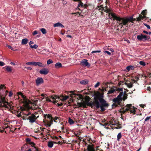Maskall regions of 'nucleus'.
Masks as SVG:
<instances>
[{
    "label": "nucleus",
    "instance_id": "nucleus-1",
    "mask_svg": "<svg viewBox=\"0 0 151 151\" xmlns=\"http://www.w3.org/2000/svg\"><path fill=\"white\" fill-rule=\"evenodd\" d=\"M104 93H101L99 91L95 92L94 93V101H91L89 100L86 103H82V106L83 108H87V106H91L93 108L98 109L99 108L102 111L105 110L106 108L108 107L109 106L108 104L104 99Z\"/></svg>",
    "mask_w": 151,
    "mask_h": 151
},
{
    "label": "nucleus",
    "instance_id": "nucleus-2",
    "mask_svg": "<svg viewBox=\"0 0 151 151\" xmlns=\"http://www.w3.org/2000/svg\"><path fill=\"white\" fill-rule=\"evenodd\" d=\"M110 14L113 17V20H116L118 22L119 24L118 27H120L121 28L124 26L128 27L129 22L134 23V21L137 20V18H133L134 15L129 17H121L117 16L115 14L111 13Z\"/></svg>",
    "mask_w": 151,
    "mask_h": 151
},
{
    "label": "nucleus",
    "instance_id": "nucleus-3",
    "mask_svg": "<svg viewBox=\"0 0 151 151\" xmlns=\"http://www.w3.org/2000/svg\"><path fill=\"white\" fill-rule=\"evenodd\" d=\"M122 93L120 92L116 98L113 99L112 101L114 103L112 105V108H114L118 106H123V103L122 102L123 99L122 97Z\"/></svg>",
    "mask_w": 151,
    "mask_h": 151
},
{
    "label": "nucleus",
    "instance_id": "nucleus-4",
    "mask_svg": "<svg viewBox=\"0 0 151 151\" xmlns=\"http://www.w3.org/2000/svg\"><path fill=\"white\" fill-rule=\"evenodd\" d=\"M18 95H21L22 97L24 99V105L27 108L29 109H33L32 107H30L29 105L30 104H32L34 106H36V102L37 101H35L33 103H32L31 101L29 100H27V99H25V96L23 95L22 93L21 92H19L18 93Z\"/></svg>",
    "mask_w": 151,
    "mask_h": 151
},
{
    "label": "nucleus",
    "instance_id": "nucleus-5",
    "mask_svg": "<svg viewBox=\"0 0 151 151\" xmlns=\"http://www.w3.org/2000/svg\"><path fill=\"white\" fill-rule=\"evenodd\" d=\"M24 117L27 120H29V122L33 123L35 122L37 118H38V116H36L35 113L32 114L30 112H29L25 115Z\"/></svg>",
    "mask_w": 151,
    "mask_h": 151
},
{
    "label": "nucleus",
    "instance_id": "nucleus-6",
    "mask_svg": "<svg viewBox=\"0 0 151 151\" xmlns=\"http://www.w3.org/2000/svg\"><path fill=\"white\" fill-rule=\"evenodd\" d=\"M126 107L125 110H124L125 112L129 111H130L131 113L135 114V108L132 104H127L126 105Z\"/></svg>",
    "mask_w": 151,
    "mask_h": 151
},
{
    "label": "nucleus",
    "instance_id": "nucleus-7",
    "mask_svg": "<svg viewBox=\"0 0 151 151\" xmlns=\"http://www.w3.org/2000/svg\"><path fill=\"white\" fill-rule=\"evenodd\" d=\"M26 64L27 65H30L35 66L38 65L39 66L43 67L44 66L41 62H27Z\"/></svg>",
    "mask_w": 151,
    "mask_h": 151
},
{
    "label": "nucleus",
    "instance_id": "nucleus-8",
    "mask_svg": "<svg viewBox=\"0 0 151 151\" xmlns=\"http://www.w3.org/2000/svg\"><path fill=\"white\" fill-rule=\"evenodd\" d=\"M106 5L105 7V9H104V12H106V13H109V16L110 19H111L112 18H113V17L110 14V13H113L115 14L114 13H112L111 12V9H110L109 8L110 7V4H106Z\"/></svg>",
    "mask_w": 151,
    "mask_h": 151
},
{
    "label": "nucleus",
    "instance_id": "nucleus-9",
    "mask_svg": "<svg viewBox=\"0 0 151 151\" xmlns=\"http://www.w3.org/2000/svg\"><path fill=\"white\" fill-rule=\"evenodd\" d=\"M0 99H1V103H3L4 104H6L7 105L10 106V108L11 107L12 104V102H9L6 101H5V97H3L2 96H1Z\"/></svg>",
    "mask_w": 151,
    "mask_h": 151
},
{
    "label": "nucleus",
    "instance_id": "nucleus-10",
    "mask_svg": "<svg viewBox=\"0 0 151 151\" xmlns=\"http://www.w3.org/2000/svg\"><path fill=\"white\" fill-rule=\"evenodd\" d=\"M69 93H71V94H70L69 95H70V96L72 97L73 98L74 97L73 96H78V97L79 99H81L82 97V96L81 94H76L74 93V91H70L69 92V93H68V94H69ZM74 97L76 98V97L74 96Z\"/></svg>",
    "mask_w": 151,
    "mask_h": 151
},
{
    "label": "nucleus",
    "instance_id": "nucleus-11",
    "mask_svg": "<svg viewBox=\"0 0 151 151\" xmlns=\"http://www.w3.org/2000/svg\"><path fill=\"white\" fill-rule=\"evenodd\" d=\"M81 65L83 66L89 67L90 64L88 63V60L86 59H83L81 61Z\"/></svg>",
    "mask_w": 151,
    "mask_h": 151
},
{
    "label": "nucleus",
    "instance_id": "nucleus-12",
    "mask_svg": "<svg viewBox=\"0 0 151 151\" xmlns=\"http://www.w3.org/2000/svg\"><path fill=\"white\" fill-rule=\"evenodd\" d=\"M43 80L42 78H38L36 80V83L37 86H39L40 84L43 83Z\"/></svg>",
    "mask_w": 151,
    "mask_h": 151
},
{
    "label": "nucleus",
    "instance_id": "nucleus-13",
    "mask_svg": "<svg viewBox=\"0 0 151 151\" xmlns=\"http://www.w3.org/2000/svg\"><path fill=\"white\" fill-rule=\"evenodd\" d=\"M39 72L41 74L45 75L47 74L48 73L49 71L47 69L45 68H44L40 70Z\"/></svg>",
    "mask_w": 151,
    "mask_h": 151
},
{
    "label": "nucleus",
    "instance_id": "nucleus-14",
    "mask_svg": "<svg viewBox=\"0 0 151 151\" xmlns=\"http://www.w3.org/2000/svg\"><path fill=\"white\" fill-rule=\"evenodd\" d=\"M29 144L31 145V147H34L35 148V151H40L39 150V149L38 147L35 146V144L32 142H31L29 143Z\"/></svg>",
    "mask_w": 151,
    "mask_h": 151
},
{
    "label": "nucleus",
    "instance_id": "nucleus-15",
    "mask_svg": "<svg viewBox=\"0 0 151 151\" xmlns=\"http://www.w3.org/2000/svg\"><path fill=\"white\" fill-rule=\"evenodd\" d=\"M146 17L145 16L142 15V14L139 15L138 17L137 18V21H140L141 20L143 19H144Z\"/></svg>",
    "mask_w": 151,
    "mask_h": 151
},
{
    "label": "nucleus",
    "instance_id": "nucleus-16",
    "mask_svg": "<svg viewBox=\"0 0 151 151\" xmlns=\"http://www.w3.org/2000/svg\"><path fill=\"white\" fill-rule=\"evenodd\" d=\"M115 87L113 86V88H110L109 90L108 91L107 94H110L113 93L114 91H116V89H115Z\"/></svg>",
    "mask_w": 151,
    "mask_h": 151
},
{
    "label": "nucleus",
    "instance_id": "nucleus-17",
    "mask_svg": "<svg viewBox=\"0 0 151 151\" xmlns=\"http://www.w3.org/2000/svg\"><path fill=\"white\" fill-rule=\"evenodd\" d=\"M60 100H61L62 101H64L65 100H66L67 99L69 98V96H63V95L60 96Z\"/></svg>",
    "mask_w": 151,
    "mask_h": 151
},
{
    "label": "nucleus",
    "instance_id": "nucleus-18",
    "mask_svg": "<svg viewBox=\"0 0 151 151\" xmlns=\"http://www.w3.org/2000/svg\"><path fill=\"white\" fill-rule=\"evenodd\" d=\"M53 26L54 27H60L61 28H63L64 27V25L60 22H58L54 24Z\"/></svg>",
    "mask_w": 151,
    "mask_h": 151
},
{
    "label": "nucleus",
    "instance_id": "nucleus-19",
    "mask_svg": "<svg viewBox=\"0 0 151 151\" xmlns=\"http://www.w3.org/2000/svg\"><path fill=\"white\" fill-rule=\"evenodd\" d=\"M128 81V80H127L126 81V82L124 83V84L127 86L129 88H131L133 86V85L131 84V83H128L127 82Z\"/></svg>",
    "mask_w": 151,
    "mask_h": 151
},
{
    "label": "nucleus",
    "instance_id": "nucleus-20",
    "mask_svg": "<svg viewBox=\"0 0 151 151\" xmlns=\"http://www.w3.org/2000/svg\"><path fill=\"white\" fill-rule=\"evenodd\" d=\"M134 66L132 65L128 66L126 68V69L128 71H129L130 70H133L134 69Z\"/></svg>",
    "mask_w": 151,
    "mask_h": 151
},
{
    "label": "nucleus",
    "instance_id": "nucleus-21",
    "mask_svg": "<svg viewBox=\"0 0 151 151\" xmlns=\"http://www.w3.org/2000/svg\"><path fill=\"white\" fill-rule=\"evenodd\" d=\"M143 34H141L140 35H138L137 36V39L139 40V41H142L143 40V41H144V40H143Z\"/></svg>",
    "mask_w": 151,
    "mask_h": 151
},
{
    "label": "nucleus",
    "instance_id": "nucleus-22",
    "mask_svg": "<svg viewBox=\"0 0 151 151\" xmlns=\"http://www.w3.org/2000/svg\"><path fill=\"white\" fill-rule=\"evenodd\" d=\"M55 66L56 68H58L62 67V65L61 63L58 62L55 64Z\"/></svg>",
    "mask_w": 151,
    "mask_h": 151
},
{
    "label": "nucleus",
    "instance_id": "nucleus-23",
    "mask_svg": "<svg viewBox=\"0 0 151 151\" xmlns=\"http://www.w3.org/2000/svg\"><path fill=\"white\" fill-rule=\"evenodd\" d=\"M53 145V142L52 141H50L48 142L47 146L50 148L52 147Z\"/></svg>",
    "mask_w": 151,
    "mask_h": 151
},
{
    "label": "nucleus",
    "instance_id": "nucleus-24",
    "mask_svg": "<svg viewBox=\"0 0 151 151\" xmlns=\"http://www.w3.org/2000/svg\"><path fill=\"white\" fill-rule=\"evenodd\" d=\"M44 117V119H46L47 118H48L49 119L53 118L50 114H45Z\"/></svg>",
    "mask_w": 151,
    "mask_h": 151
},
{
    "label": "nucleus",
    "instance_id": "nucleus-25",
    "mask_svg": "<svg viewBox=\"0 0 151 151\" xmlns=\"http://www.w3.org/2000/svg\"><path fill=\"white\" fill-rule=\"evenodd\" d=\"M88 82V81L87 80H82L80 81V83L82 84L86 85Z\"/></svg>",
    "mask_w": 151,
    "mask_h": 151
},
{
    "label": "nucleus",
    "instance_id": "nucleus-26",
    "mask_svg": "<svg viewBox=\"0 0 151 151\" xmlns=\"http://www.w3.org/2000/svg\"><path fill=\"white\" fill-rule=\"evenodd\" d=\"M123 96L122 97V100L124 101L126 99H127V98L128 94L127 93H126L125 92L123 93Z\"/></svg>",
    "mask_w": 151,
    "mask_h": 151
},
{
    "label": "nucleus",
    "instance_id": "nucleus-27",
    "mask_svg": "<svg viewBox=\"0 0 151 151\" xmlns=\"http://www.w3.org/2000/svg\"><path fill=\"white\" fill-rule=\"evenodd\" d=\"M50 98L54 99H55L56 98H58L59 99H60V97H59V96L55 95H53L51 96L50 97Z\"/></svg>",
    "mask_w": 151,
    "mask_h": 151
},
{
    "label": "nucleus",
    "instance_id": "nucleus-28",
    "mask_svg": "<svg viewBox=\"0 0 151 151\" xmlns=\"http://www.w3.org/2000/svg\"><path fill=\"white\" fill-rule=\"evenodd\" d=\"M28 41V40L27 38L23 39L22 40V44L23 45H26L27 44Z\"/></svg>",
    "mask_w": 151,
    "mask_h": 151
},
{
    "label": "nucleus",
    "instance_id": "nucleus-29",
    "mask_svg": "<svg viewBox=\"0 0 151 151\" xmlns=\"http://www.w3.org/2000/svg\"><path fill=\"white\" fill-rule=\"evenodd\" d=\"M5 68H6V70L8 72H11L12 71V70L11 67L9 66H6Z\"/></svg>",
    "mask_w": 151,
    "mask_h": 151
},
{
    "label": "nucleus",
    "instance_id": "nucleus-30",
    "mask_svg": "<svg viewBox=\"0 0 151 151\" xmlns=\"http://www.w3.org/2000/svg\"><path fill=\"white\" fill-rule=\"evenodd\" d=\"M104 7H103L102 5H101L99 6H98L97 7V9H98L99 10H101L102 11H104Z\"/></svg>",
    "mask_w": 151,
    "mask_h": 151
},
{
    "label": "nucleus",
    "instance_id": "nucleus-31",
    "mask_svg": "<svg viewBox=\"0 0 151 151\" xmlns=\"http://www.w3.org/2000/svg\"><path fill=\"white\" fill-rule=\"evenodd\" d=\"M122 134L121 132H119V133L117 135V140L118 141H119L120 139L122 137Z\"/></svg>",
    "mask_w": 151,
    "mask_h": 151
},
{
    "label": "nucleus",
    "instance_id": "nucleus-32",
    "mask_svg": "<svg viewBox=\"0 0 151 151\" xmlns=\"http://www.w3.org/2000/svg\"><path fill=\"white\" fill-rule=\"evenodd\" d=\"M116 91L119 92L120 93L122 92L123 93V88H116Z\"/></svg>",
    "mask_w": 151,
    "mask_h": 151
},
{
    "label": "nucleus",
    "instance_id": "nucleus-33",
    "mask_svg": "<svg viewBox=\"0 0 151 151\" xmlns=\"http://www.w3.org/2000/svg\"><path fill=\"white\" fill-rule=\"evenodd\" d=\"M40 30L43 34H45L46 33V30L44 28L40 29Z\"/></svg>",
    "mask_w": 151,
    "mask_h": 151
},
{
    "label": "nucleus",
    "instance_id": "nucleus-34",
    "mask_svg": "<svg viewBox=\"0 0 151 151\" xmlns=\"http://www.w3.org/2000/svg\"><path fill=\"white\" fill-rule=\"evenodd\" d=\"M83 4L80 1H79V4L78 5V7H79L80 6L81 7H83Z\"/></svg>",
    "mask_w": 151,
    "mask_h": 151
},
{
    "label": "nucleus",
    "instance_id": "nucleus-35",
    "mask_svg": "<svg viewBox=\"0 0 151 151\" xmlns=\"http://www.w3.org/2000/svg\"><path fill=\"white\" fill-rule=\"evenodd\" d=\"M147 10H144L142 11L141 13V14L142 15L145 16L147 14Z\"/></svg>",
    "mask_w": 151,
    "mask_h": 151
},
{
    "label": "nucleus",
    "instance_id": "nucleus-36",
    "mask_svg": "<svg viewBox=\"0 0 151 151\" xmlns=\"http://www.w3.org/2000/svg\"><path fill=\"white\" fill-rule=\"evenodd\" d=\"M114 120V119H113V120L112 121H110L109 122V125H114L115 124V122L114 123L113 121Z\"/></svg>",
    "mask_w": 151,
    "mask_h": 151
},
{
    "label": "nucleus",
    "instance_id": "nucleus-37",
    "mask_svg": "<svg viewBox=\"0 0 151 151\" xmlns=\"http://www.w3.org/2000/svg\"><path fill=\"white\" fill-rule=\"evenodd\" d=\"M139 63L142 65L145 66L146 65V64L145 62L143 61H140L139 62Z\"/></svg>",
    "mask_w": 151,
    "mask_h": 151
},
{
    "label": "nucleus",
    "instance_id": "nucleus-38",
    "mask_svg": "<svg viewBox=\"0 0 151 151\" xmlns=\"http://www.w3.org/2000/svg\"><path fill=\"white\" fill-rule=\"evenodd\" d=\"M30 47L32 48L37 49L38 47V46L36 44H35L33 45L30 46Z\"/></svg>",
    "mask_w": 151,
    "mask_h": 151
},
{
    "label": "nucleus",
    "instance_id": "nucleus-39",
    "mask_svg": "<svg viewBox=\"0 0 151 151\" xmlns=\"http://www.w3.org/2000/svg\"><path fill=\"white\" fill-rule=\"evenodd\" d=\"M68 122L70 124H73L74 123V122L73 120V119H71L70 118H69Z\"/></svg>",
    "mask_w": 151,
    "mask_h": 151
},
{
    "label": "nucleus",
    "instance_id": "nucleus-40",
    "mask_svg": "<svg viewBox=\"0 0 151 151\" xmlns=\"http://www.w3.org/2000/svg\"><path fill=\"white\" fill-rule=\"evenodd\" d=\"M100 124L101 125L103 126H108V125L109 126V122H106V123H104V124H101V123H100Z\"/></svg>",
    "mask_w": 151,
    "mask_h": 151
},
{
    "label": "nucleus",
    "instance_id": "nucleus-41",
    "mask_svg": "<svg viewBox=\"0 0 151 151\" xmlns=\"http://www.w3.org/2000/svg\"><path fill=\"white\" fill-rule=\"evenodd\" d=\"M53 63V61L50 59H49L47 60V63L48 65H49L50 64L52 63Z\"/></svg>",
    "mask_w": 151,
    "mask_h": 151
},
{
    "label": "nucleus",
    "instance_id": "nucleus-42",
    "mask_svg": "<svg viewBox=\"0 0 151 151\" xmlns=\"http://www.w3.org/2000/svg\"><path fill=\"white\" fill-rule=\"evenodd\" d=\"M6 46L7 47H8L11 50H14L13 47H12V46H10L8 45H6Z\"/></svg>",
    "mask_w": 151,
    "mask_h": 151
},
{
    "label": "nucleus",
    "instance_id": "nucleus-43",
    "mask_svg": "<svg viewBox=\"0 0 151 151\" xmlns=\"http://www.w3.org/2000/svg\"><path fill=\"white\" fill-rule=\"evenodd\" d=\"M26 141L28 144H29V142H31V139L29 138H27L26 139Z\"/></svg>",
    "mask_w": 151,
    "mask_h": 151
},
{
    "label": "nucleus",
    "instance_id": "nucleus-44",
    "mask_svg": "<svg viewBox=\"0 0 151 151\" xmlns=\"http://www.w3.org/2000/svg\"><path fill=\"white\" fill-rule=\"evenodd\" d=\"M144 25L146 26L147 28L148 29H150V26L148 25L147 24H146V23H144Z\"/></svg>",
    "mask_w": 151,
    "mask_h": 151
},
{
    "label": "nucleus",
    "instance_id": "nucleus-45",
    "mask_svg": "<svg viewBox=\"0 0 151 151\" xmlns=\"http://www.w3.org/2000/svg\"><path fill=\"white\" fill-rule=\"evenodd\" d=\"M58 119V117L55 116L53 120L54 122H55L56 123H57L58 121H56V120H57Z\"/></svg>",
    "mask_w": 151,
    "mask_h": 151
},
{
    "label": "nucleus",
    "instance_id": "nucleus-46",
    "mask_svg": "<svg viewBox=\"0 0 151 151\" xmlns=\"http://www.w3.org/2000/svg\"><path fill=\"white\" fill-rule=\"evenodd\" d=\"M4 88L5 89L6 88V87H4V85H0V91L1 90V89H3Z\"/></svg>",
    "mask_w": 151,
    "mask_h": 151
},
{
    "label": "nucleus",
    "instance_id": "nucleus-47",
    "mask_svg": "<svg viewBox=\"0 0 151 151\" xmlns=\"http://www.w3.org/2000/svg\"><path fill=\"white\" fill-rule=\"evenodd\" d=\"M100 84V83L99 82H98L95 85L94 87L96 88L98 87Z\"/></svg>",
    "mask_w": 151,
    "mask_h": 151
},
{
    "label": "nucleus",
    "instance_id": "nucleus-48",
    "mask_svg": "<svg viewBox=\"0 0 151 151\" xmlns=\"http://www.w3.org/2000/svg\"><path fill=\"white\" fill-rule=\"evenodd\" d=\"M101 52L100 50L93 51L92 52V53H96L97 52Z\"/></svg>",
    "mask_w": 151,
    "mask_h": 151
},
{
    "label": "nucleus",
    "instance_id": "nucleus-49",
    "mask_svg": "<svg viewBox=\"0 0 151 151\" xmlns=\"http://www.w3.org/2000/svg\"><path fill=\"white\" fill-rule=\"evenodd\" d=\"M77 104L79 107H82V103H80L78 102Z\"/></svg>",
    "mask_w": 151,
    "mask_h": 151
},
{
    "label": "nucleus",
    "instance_id": "nucleus-50",
    "mask_svg": "<svg viewBox=\"0 0 151 151\" xmlns=\"http://www.w3.org/2000/svg\"><path fill=\"white\" fill-rule=\"evenodd\" d=\"M38 34V32H37V30H35V31H34L33 32H32V35H34L36 34Z\"/></svg>",
    "mask_w": 151,
    "mask_h": 151
},
{
    "label": "nucleus",
    "instance_id": "nucleus-51",
    "mask_svg": "<svg viewBox=\"0 0 151 151\" xmlns=\"http://www.w3.org/2000/svg\"><path fill=\"white\" fill-rule=\"evenodd\" d=\"M151 116H148L147 117H146L145 120V122H146L150 119V118Z\"/></svg>",
    "mask_w": 151,
    "mask_h": 151
},
{
    "label": "nucleus",
    "instance_id": "nucleus-52",
    "mask_svg": "<svg viewBox=\"0 0 151 151\" xmlns=\"http://www.w3.org/2000/svg\"><path fill=\"white\" fill-rule=\"evenodd\" d=\"M124 81H120L119 82V86H120L121 85H122V84H123L124 83Z\"/></svg>",
    "mask_w": 151,
    "mask_h": 151
},
{
    "label": "nucleus",
    "instance_id": "nucleus-53",
    "mask_svg": "<svg viewBox=\"0 0 151 151\" xmlns=\"http://www.w3.org/2000/svg\"><path fill=\"white\" fill-rule=\"evenodd\" d=\"M5 63L4 62L2 61H0V66H3L4 65Z\"/></svg>",
    "mask_w": 151,
    "mask_h": 151
},
{
    "label": "nucleus",
    "instance_id": "nucleus-54",
    "mask_svg": "<svg viewBox=\"0 0 151 151\" xmlns=\"http://www.w3.org/2000/svg\"><path fill=\"white\" fill-rule=\"evenodd\" d=\"M104 53H107L108 55H111V52H110L109 51H104Z\"/></svg>",
    "mask_w": 151,
    "mask_h": 151
},
{
    "label": "nucleus",
    "instance_id": "nucleus-55",
    "mask_svg": "<svg viewBox=\"0 0 151 151\" xmlns=\"http://www.w3.org/2000/svg\"><path fill=\"white\" fill-rule=\"evenodd\" d=\"M88 7V5L86 4H85L83 5V8L85 9H87Z\"/></svg>",
    "mask_w": 151,
    "mask_h": 151
},
{
    "label": "nucleus",
    "instance_id": "nucleus-56",
    "mask_svg": "<svg viewBox=\"0 0 151 151\" xmlns=\"http://www.w3.org/2000/svg\"><path fill=\"white\" fill-rule=\"evenodd\" d=\"M50 122H49L51 124H52L53 123V118L51 119H50Z\"/></svg>",
    "mask_w": 151,
    "mask_h": 151
},
{
    "label": "nucleus",
    "instance_id": "nucleus-57",
    "mask_svg": "<svg viewBox=\"0 0 151 151\" xmlns=\"http://www.w3.org/2000/svg\"><path fill=\"white\" fill-rule=\"evenodd\" d=\"M143 39H144L145 40H146L147 37V36L146 35H143Z\"/></svg>",
    "mask_w": 151,
    "mask_h": 151
},
{
    "label": "nucleus",
    "instance_id": "nucleus-58",
    "mask_svg": "<svg viewBox=\"0 0 151 151\" xmlns=\"http://www.w3.org/2000/svg\"><path fill=\"white\" fill-rule=\"evenodd\" d=\"M42 111L41 110H39L37 112H35V113L36 114H37L38 113H39L40 114H41V112H42Z\"/></svg>",
    "mask_w": 151,
    "mask_h": 151
},
{
    "label": "nucleus",
    "instance_id": "nucleus-59",
    "mask_svg": "<svg viewBox=\"0 0 151 151\" xmlns=\"http://www.w3.org/2000/svg\"><path fill=\"white\" fill-rule=\"evenodd\" d=\"M57 104L58 106H61L63 105V104L62 103H61L60 104L57 103Z\"/></svg>",
    "mask_w": 151,
    "mask_h": 151
},
{
    "label": "nucleus",
    "instance_id": "nucleus-60",
    "mask_svg": "<svg viewBox=\"0 0 151 151\" xmlns=\"http://www.w3.org/2000/svg\"><path fill=\"white\" fill-rule=\"evenodd\" d=\"M115 125H116L117 126V127H118L119 126H121V124H119V122H118V123H116L115 124Z\"/></svg>",
    "mask_w": 151,
    "mask_h": 151
},
{
    "label": "nucleus",
    "instance_id": "nucleus-61",
    "mask_svg": "<svg viewBox=\"0 0 151 151\" xmlns=\"http://www.w3.org/2000/svg\"><path fill=\"white\" fill-rule=\"evenodd\" d=\"M109 0H106L105 1V4H109Z\"/></svg>",
    "mask_w": 151,
    "mask_h": 151
},
{
    "label": "nucleus",
    "instance_id": "nucleus-62",
    "mask_svg": "<svg viewBox=\"0 0 151 151\" xmlns=\"http://www.w3.org/2000/svg\"><path fill=\"white\" fill-rule=\"evenodd\" d=\"M119 112L120 113H121V114H124L125 113V111L123 110H122V111H119Z\"/></svg>",
    "mask_w": 151,
    "mask_h": 151
},
{
    "label": "nucleus",
    "instance_id": "nucleus-63",
    "mask_svg": "<svg viewBox=\"0 0 151 151\" xmlns=\"http://www.w3.org/2000/svg\"><path fill=\"white\" fill-rule=\"evenodd\" d=\"M122 128V127L121 126H119L118 127H116L115 128L116 129H121Z\"/></svg>",
    "mask_w": 151,
    "mask_h": 151
},
{
    "label": "nucleus",
    "instance_id": "nucleus-64",
    "mask_svg": "<svg viewBox=\"0 0 151 151\" xmlns=\"http://www.w3.org/2000/svg\"><path fill=\"white\" fill-rule=\"evenodd\" d=\"M13 93L11 91L9 93V96L10 97L11 96Z\"/></svg>",
    "mask_w": 151,
    "mask_h": 151
}]
</instances>
